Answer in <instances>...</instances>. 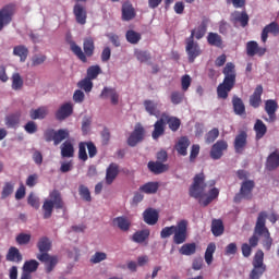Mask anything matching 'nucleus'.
Returning <instances> with one entry per match:
<instances>
[{
    "mask_svg": "<svg viewBox=\"0 0 279 279\" xmlns=\"http://www.w3.org/2000/svg\"><path fill=\"white\" fill-rule=\"evenodd\" d=\"M87 144L86 142L78 143V160L86 162L88 160V154L86 153Z\"/></svg>",
    "mask_w": 279,
    "mask_h": 279,
    "instance_id": "obj_54",
    "label": "nucleus"
},
{
    "mask_svg": "<svg viewBox=\"0 0 279 279\" xmlns=\"http://www.w3.org/2000/svg\"><path fill=\"white\" fill-rule=\"evenodd\" d=\"M226 230V227H223V220L221 219H214L211 221V232L214 236H221Z\"/></svg>",
    "mask_w": 279,
    "mask_h": 279,
    "instance_id": "obj_40",
    "label": "nucleus"
},
{
    "mask_svg": "<svg viewBox=\"0 0 279 279\" xmlns=\"http://www.w3.org/2000/svg\"><path fill=\"white\" fill-rule=\"evenodd\" d=\"M113 225L119 228L122 232L130 231V228H132V221L129 220L125 216H119L113 219Z\"/></svg>",
    "mask_w": 279,
    "mask_h": 279,
    "instance_id": "obj_23",
    "label": "nucleus"
},
{
    "mask_svg": "<svg viewBox=\"0 0 279 279\" xmlns=\"http://www.w3.org/2000/svg\"><path fill=\"white\" fill-rule=\"evenodd\" d=\"M125 38L131 45H138V43H141L142 35L141 33L130 29L126 32Z\"/></svg>",
    "mask_w": 279,
    "mask_h": 279,
    "instance_id": "obj_44",
    "label": "nucleus"
},
{
    "mask_svg": "<svg viewBox=\"0 0 279 279\" xmlns=\"http://www.w3.org/2000/svg\"><path fill=\"white\" fill-rule=\"evenodd\" d=\"M77 87L86 93H90L93 90V80L86 76L77 83Z\"/></svg>",
    "mask_w": 279,
    "mask_h": 279,
    "instance_id": "obj_49",
    "label": "nucleus"
},
{
    "mask_svg": "<svg viewBox=\"0 0 279 279\" xmlns=\"http://www.w3.org/2000/svg\"><path fill=\"white\" fill-rule=\"evenodd\" d=\"M278 110V101L274 99H268L265 101V112L268 114V121L269 123H274L276 121V111Z\"/></svg>",
    "mask_w": 279,
    "mask_h": 279,
    "instance_id": "obj_17",
    "label": "nucleus"
},
{
    "mask_svg": "<svg viewBox=\"0 0 279 279\" xmlns=\"http://www.w3.org/2000/svg\"><path fill=\"white\" fill-rule=\"evenodd\" d=\"M185 45L187 60L191 64H193V62H195V59L199 58V54L202 53V48L199 47V44L195 41V31H191L190 37L185 39Z\"/></svg>",
    "mask_w": 279,
    "mask_h": 279,
    "instance_id": "obj_9",
    "label": "nucleus"
},
{
    "mask_svg": "<svg viewBox=\"0 0 279 279\" xmlns=\"http://www.w3.org/2000/svg\"><path fill=\"white\" fill-rule=\"evenodd\" d=\"M216 138H219V129L214 128L206 133L205 143H207V145H210V143H215Z\"/></svg>",
    "mask_w": 279,
    "mask_h": 279,
    "instance_id": "obj_51",
    "label": "nucleus"
},
{
    "mask_svg": "<svg viewBox=\"0 0 279 279\" xmlns=\"http://www.w3.org/2000/svg\"><path fill=\"white\" fill-rule=\"evenodd\" d=\"M279 168V153L274 151L271 153L266 160V169L268 171H274L275 169Z\"/></svg>",
    "mask_w": 279,
    "mask_h": 279,
    "instance_id": "obj_32",
    "label": "nucleus"
},
{
    "mask_svg": "<svg viewBox=\"0 0 279 279\" xmlns=\"http://www.w3.org/2000/svg\"><path fill=\"white\" fill-rule=\"evenodd\" d=\"M44 138H45L46 143H51V141L54 142V140H56V130L47 129L44 132Z\"/></svg>",
    "mask_w": 279,
    "mask_h": 279,
    "instance_id": "obj_62",
    "label": "nucleus"
},
{
    "mask_svg": "<svg viewBox=\"0 0 279 279\" xmlns=\"http://www.w3.org/2000/svg\"><path fill=\"white\" fill-rule=\"evenodd\" d=\"M78 195H81L84 202H93V197L90 196V190H88L86 185L78 186Z\"/></svg>",
    "mask_w": 279,
    "mask_h": 279,
    "instance_id": "obj_53",
    "label": "nucleus"
},
{
    "mask_svg": "<svg viewBox=\"0 0 279 279\" xmlns=\"http://www.w3.org/2000/svg\"><path fill=\"white\" fill-rule=\"evenodd\" d=\"M162 117H163V121H166L171 132H178V130H180V125H182V121L178 117H170L165 114H162Z\"/></svg>",
    "mask_w": 279,
    "mask_h": 279,
    "instance_id": "obj_30",
    "label": "nucleus"
},
{
    "mask_svg": "<svg viewBox=\"0 0 279 279\" xmlns=\"http://www.w3.org/2000/svg\"><path fill=\"white\" fill-rule=\"evenodd\" d=\"M233 112L238 114V117L245 116V104L243 99L239 98V96H233L232 98Z\"/></svg>",
    "mask_w": 279,
    "mask_h": 279,
    "instance_id": "obj_27",
    "label": "nucleus"
},
{
    "mask_svg": "<svg viewBox=\"0 0 279 279\" xmlns=\"http://www.w3.org/2000/svg\"><path fill=\"white\" fill-rule=\"evenodd\" d=\"M86 145L89 158H95L97 156V146L93 142H86Z\"/></svg>",
    "mask_w": 279,
    "mask_h": 279,
    "instance_id": "obj_64",
    "label": "nucleus"
},
{
    "mask_svg": "<svg viewBox=\"0 0 279 279\" xmlns=\"http://www.w3.org/2000/svg\"><path fill=\"white\" fill-rule=\"evenodd\" d=\"M171 104L174 106H179V104H182L184 101V93L182 92H172L170 96Z\"/></svg>",
    "mask_w": 279,
    "mask_h": 279,
    "instance_id": "obj_57",
    "label": "nucleus"
},
{
    "mask_svg": "<svg viewBox=\"0 0 279 279\" xmlns=\"http://www.w3.org/2000/svg\"><path fill=\"white\" fill-rule=\"evenodd\" d=\"M181 86H182V90L184 93H186V90H189V88H191V76L189 74H185L182 76Z\"/></svg>",
    "mask_w": 279,
    "mask_h": 279,
    "instance_id": "obj_63",
    "label": "nucleus"
},
{
    "mask_svg": "<svg viewBox=\"0 0 279 279\" xmlns=\"http://www.w3.org/2000/svg\"><path fill=\"white\" fill-rule=\"evenodd\" d=\"M263 85H257L253 95L250 97V106L252 108H258L260 106V102L263 101Z\"/></svg>",
    "mask_w": 279,
    "mask_h": 279,
    "instance_id": "obj_22",
    "label": "nucleus"
},
{
    "mask_svg": "<svg viewBox=\"0 0 279 279\" xmlns=\"http://www.w3.org/2000/svg\"><path fill=\"white\" fill-rule=\"evenodd\" d=\"M143 219L147 226H156L158 223L159 214L158 210L149 207L143 213Z\"/></svg>",
    "mask_w": 279,
    "mask_h": 279,
    "instance_id": "obj_19",
    "label": "nucleus"
},
{
    "mask_svg": "<svg viewBox=\"0 0 279 279\" xmlns=\"http://www.w3.org/2000/svg\"><path fill=\"white\" fill-rule=\"evenodd\" d=\"M232 16H233V20L235 21V23L241 24V27H247V25L250 23V15H247V12L235 11L232 13Z\"/></svg>",
    "mask_w": 279,
    "mask_h": 279,
    "instance_id": "obj_36",
    "label": "nucleus"
},
{
    "mask_svg": "<svg viewBox=\"0 0 279 279\" xmlns=\"http://www.w3.org/2000/svg\"><path fill=\"white\" fill-rule=\"evenodd\" d=\"M206 175L204 172L195 174L193 179V183L190 186V197H194V199H202L204 195H206Z\"/></svg>",
    "mask_w": 279,
    "mask_h": 279,
    "instance_id": "obj_7",
    "label": "nucleus"
},
{
    "mask_svg": "<svg viewBox=\"0 0 279 279\" xmlns=\"http://www.w3.org/2000/svg\"><path fill=\"white\" fill-rule=\"evenodd\" d=\"M196 252L197 244H195V242L185 243L179 250V254H181V256H193V254H195Z\"/></svg>",
    "mask_w": 279,
    "mask_h": 279,
    "instance_id": "obj_37",
    "label": "nucleus"
},
{
    "mask_svg": "<svg viewBox=\"0 0 279 279\" xmlns=\"http://www.w3.org/2000/svg\"><path fill=\"white\" fill-rule=\"evenodd\" d=\"M136 16V11L134 10V7H132V3L124 2L122 4V21H132Z\"/></svg>",
    "mask_w": 279,
    "mask_h": 279,
    "instance_id": "obj_25",
    "label": "nucleus"
},
{
    "mask_svg": "<svg viewBox=\"0 0 279 279\" xmlns=\"http://www.w3.org/2000/svg\"><path fill=\"white\" fill-rule=\"evenodd\" d=\"M69 136H71V133L68 129H60L56 131L53 145H60V143H62V141H66Z\"/></svg>",
    "mask_w": 279,
    "mask_h": 279,
    "instance_id": "obj_42",
    "label": "nucleus"
},
{
    "mask_svg": "<svg viewBox=\"0 0 279 279\" xmlns=\"http://www.w3.org/2000/svg\"><path fill=\"white\" fill-rule=\"evenodd\" d=\"M255 186L256 183H254L252 180L243 181L241 184L240 193L234 196L233 202L239 204L241 199H252V192L254 191Z\"/></svg>",
    "mask_w": 279,
    "mask_h": 279,
    "instance_id": "obj_11",
    "label": "nucleus"
},
{
    "mask_svg": "<svg viewBox=\"0 0 279 279\" xmlns=\"http://www.w3.org/2000/svg\"><path fill=\"white\" fill-rule=\"evenodd\" d=\"M40 264L36 259H31L24 263L23 270L28 271V274H34L38 270Z\"/></svg>",
    "mask_w": 279,
    "mask_h": 279,
    "instance_id": "obj_50",
    "label": "nucleus"
},
{
    "mask_svg": "<svg viewBox=\"0 0 279 279\" xmlns=\"http://www.w3.org/2000/svg\"><path fill=\"white\" fill-rule=\"evenodd\" d=\"M17 245H27L32 241V234L29 233H19L15 238Z\"/></svg>",
    "mask_w": 279,
    "mask_h": 279,
    "instance_id": "obj_56",
    "label": "nucleus"
},
{
    "mask_svg": "<svg viewBox=\"0 0 279 279\" xmlns=\"http://www.w3.org/2000/svg\"><path fill=\"white\" fill-rule=\"evenodd\" d=\"M73 114V105L71 102L63 104L59 110L56 112V119L58 121H64Z\"/></svg>",
    "mask_w": 279,
    "mask_h": 279,
    "instance_id": "obj_18",
    "label": "nucleus"
},
{
    "mask_svg": "<svg viewBox=\"0 0 279 279\" xmlns=\"http://www.w3.org/2000/svg\"><path fill=\"white\" fill-rule=\"evenodd\" d=\"M216 250H217V245L214 242L207 245V248L205 251V262L208 265H213V260H214L213 255L215 254Z\"/></svg>",
    "mask_w": 279,
    "mask_h": 279,
    "instance_id": "obj_45",
    "label": "nucleus"
},
{
    "mask_svg": "<svg viewBox=\"0 0 279 279\" xmlns=\"http://www.w3.org/2000/svg\"><path fill=\"white\" fill-rule=\"evenodd\" d=\"M12 88L13 90H21V88H23V78L21 77V74L14 73L12 75Z\"/></svg>",
    "mask_w": 279,
    "mask_h": 279,
    "instance_id": "obj_55",
    "label": "nucleus"
},
{
    "mask_svg": "<svg viewBox=\"0 0 279 279\" xmlns=\"http://www.w3.org/2000/svg\"><path fill=\"white\" fill-rule=\"evenodd\" d=\"M9 263H21L23 260V255L17 247L11 246L5 256Z\"/></svg>",
    "mask_w": 279,
    "mask_h": 279,
    "instance_id": "obj_26",
    "label": "nucleus"
},
{
    "mask_svg": "<svg viewBox=\"0 0 279 279\" xmlns=\"http://www.w3.org/2000/svg\"><path fill=\"white\" fill-rule=\"evenodd\" d=\"M165 134V118H160L157 120L154 124V131L151 133V136L154 141H158L160 136Z\"/></svg>",
    "mask_w": 279,
    "mask_h": 279,
    "instance_id": "obj_29",
    "label": "nucleus"
},
{
    "mask_svg": "<svg viewBox=\"0 0 279 279\" xmlns=\"http://www.w3.org/2000/svg\"><path fill=\"white\" fill-rule=\"evenodd\" d=\"M158 189H160V183L158 182H147L140 186L141 193H145L146 195H156Z\"/></svg>",
    "mask_w": 279,
    "mask_h": 279,
    "instance_id": "obj_28",
    "label": "nucleus"
},
{
    "mask_svg": "<svg viewBox=\"0 0 279 279\" xmlns=\"http://www.w3.org/2000/svg\"><path fill=\"white\" fill-rule=\"evenodd\" d=\"M265 53H267V48L259 47L258 43H256L255 40L248 41L246 44V54L250 58H254V56L263 58Z\"/></svg>",
    "mask_w": 279,
    "mask_h": 279,
    "instance_id": "obj_16",
    "label": "nucleus"
},
{
    "mask_svg": "<svg viewBox=\"0 0 279 279\" xmlns=\"http://www.w3.org/2000/svg\"><path fill=\"white\" fill-rule=\"evenodd\" d=\"M228 149V142L225 140L217 141L210 149V158L213 160H220V158L223 156V151Z\"/></svg>",
    "mask_w": 279,
    "mask_h": 279,
    "instance_id": "obj_13",
    "label": "nucleus"
},
{
    "mask_svg": "<svg viewBox=\"0 0 279 279\" xmlns=\"http://www.w3.org/2000/svg\"><path fill=\"white\" fill-rule=\"evenodd\" d=\"M233 147H234L235 154H243V151H245V147H247V132L246 131L239 132V134L234 138Z\"/></svg>",
    "mask_w": 279,
    "mask_h": 279,
    "instance_id": "obj_14",
    "label": "nucleus"
},
{
    "mask_svg": "<svg viewBox=\"0 0 279 279\" xmlns=\"http://www.w3.org/2000/svg\"><path fill=\"white\" fill-rule=\"evenodd\" d=\"M101 75V66L99 65H92L87 69V75L86 77L89 80H97Z\"/></svg>",
    "mask_w": 279,
    "mask_h": 279,
    "instance_id": "obj_47",
    "label": "nucleus"
},
{
    "mask_svg": "<svg viewBox=\"0 0 279 279\" xmlns=\"http://www.w3.org/2000/svg\"><path fill=\"white\" fill-rule=\"evenodd\" d=\"M50 199H46L43 205L44 219H51L53 215V208L57 210H64V201H62V194L60 191L53 190L49 194Z\"/></svg>",
    "mask_w": 279,
    "mask_h": 279,
    "instance_id": "obj_6",
    "label": "nucleus"
},
{
    "mask_svg": "<svg viewBox=\"0 0 279 279\" xmlns=\"http://www.w3.org/2000/svg\"><path fill=\"white\" fill-rule=\"evenodd\" d=\"M207 43L211 47L221 48L223 46V39L217 33H209L207 36Z\"/></svg>",
    "mask_w": 279,
    "mask_h": 279,
    "instance_id": "obj_41",
    "label": "nucleus"
},
{
    "mask_svg": "<svg viewBox=\"0 0 279 279\" xmlns=\"http://www.w3.org/2000/svg\"><path fill=\"white\" fill-rule=\"evenodd\" d=\"M21 123V118L16 114H11L7 117V125L8 128H16Z\"/></svg>",
    "mask_w": 279,
    "mask_h": 279,
    "instance_id": "obj_59",
    "label": "nucleus"
},
{
    "mask_svg": "<svg viewBox=\"0 0 279 279\" xmlns=\"http://www.w3.org/2000/svg\"><path fill=\"white\" fill-rule=\"evenodd\" d=\"M13 56L20 58V62H25L27 60V56H29V49L24 45L15 46L13 48Z\"/></svg>",
    "mask_w": 279,
    "mask_h": 279,
    "instance_id": "obj_35",
    "label": "nucleus"
},
{
    "mask_svg": "<svg viewBox=\"0 0 279 279\" xmlns=\"http://www.w3.org/2000/svg\"><path fill=\"white\" fill-rule=\"evenodd\" d=\"M254 131L256 134V140L260 141L267 134V125L263 123V120L257 119L254 124Z\"/></svg>",
    "mask_w": 279,
    "mask_h": 279,
    "instance_id": "obj_39",
    "label": "nucleus"
},
{
    "mask_svg": "<svg viewBox=\"0 0 279 279\" xmlns=\"http://www.w3.org/2000/svg\"><path fill=\"white\" fill-rule=\"evenodd\" d=\"M108 258V255L104 252H96L89 259L93 265H97Z\"/></svg>",
    "mask_w": 279,
    "mask_h": 279,
    "instance_id": "obj_58",
    "label": "nucleus"
},
{
    "mask_svg": "<svg viewBox=\"0 0 279 279\" xmlns=\"http://www.w3.org/2000/svg\"><path fill=\"white\" fill-rule=\"evenodd\" d=\"M266 223L267 211H260L255 223V232L258 234V236H264L262 245L266 252H269V250H271V245H274V239L271 238V233L269 232Z\"/></svg>",
    "mask_w": 279,
    "mask_h": 279,
    "instance_id": "obj_4",
    "label": "nucleus"
},
{
    "mask_svg": "<svg viewBox=\"0 0 279 279\" xmlns=\"http://www.w3.org/2000/svg\"><path fill=\"white\" fill-rule=\"evenodd\" d=\"M225 78L217 87L218 99H228V95L236 85V65L232 62H228L222 69Z\"/></svg>",
    "mask_w": 279,
    "mask_h": 279,
    "instance_id": "obj_1",
    "label": "nucleus"
},
{
    "mask_svg": "<svg viewBox=\"0 0 279 279\" xmlns=\"http://www.w3.org/2000/svg\"><path fill=\"white\" fill-rule=\"evenodd\" d=\"M265 253L263 250H258L253 258V269L250 272L248 279H260L263 274L267 271V266L265 265Z\"/></svg>",
    "mask_w": 279,
    "mask_h": 279,
    "instance_id": "obj_8",
    "label": "nucleus"
},
{
    "mask_svg": "<svg viewBox=\"0 0 279 279\" xmlns=\"http://www.w3.org/2000/svg\"><path fill=\"white\" fill-rule=\"evenodd\" d=\"M208 21L209 20L207 17H204L199 26L196 29H192V32H194V38H196V40H202V37L206 36V32L208 29Z\"/></svg>",
    "mask_w": 279,
    "mask_h": 279,
    "instance_id": "obj_34",
    "label": "nucleus"
},
{
    "mask_svg": "<svg viewBox=\"0 0 279 279\" xmlns=\"http://www.w3.org/2000/svg\"><path fill=\"white\" fill-rule=\"evenodd\" d=\"M74 155H75V148L73 147V144L70 141H65L61 145L62 158H73Z\"/></svg>",
    "mask_w": 279,
    "mask_h": 279,
    "instance_id": "obj_38",
    "label": "nucleus"
},
{
    "mask_svg": "<svg viewBox=\"0 0 279 279\" xmlns=\"http://www.w3.org/2000/svg\"><path fill=\"white\" fill-rule=\"evenodd\" d=\"M16 14V4L9 3L0 9V32L3 31V27L12 23V19Z\"/></svg>",
    "mask_w": 279,
    "mask_h": 279,
    "instance_id": "obj_10",
    "label": "nucleus"
},
{
    "mask_svg": "<svg viewBox=\"0 0 279 279\" xmlns=\"http://www.w3.org/2000/svg\"><path fill=\"white\" fill-rule=\"evenodd\" d=\"M118 175H119V165L116 162L110 163L106 170V184H112V182L117 180Z\"/></svg>",
    "mask_w": 279,
    "mask_h": 279,
    "instance_id": "obj_20",
    "label": "nucleus"
},
{
    "mask_svg": "<svg viewBox=\"0 0 279 279\" xmlns=\"http://www.w3.org/2000/svg\"><path fill=\"white\" fill-rule=\"evenodd\" d=\"M27 202L32 208H35L36 210L40 208V199H38L33 193L28 195Z\"/></svg>",
    "mask_w": 279,
    "mask_h": 279,
    "instance_id": "obj_61",
    "label": "nucleus"
},
{
    "mask_svg": "<svg viewBox=\"0 0 279 279\" xmlns=\"http://www.w3.org/2000/svg\"><path fill=\"white\" fill-rule=\"evenodd\" d=\"M14 193V183L12 182H5L2 192H1V199H8L10 195Z\"/></svg>",
    "mask_w": 279,
    "mask_h": 279,
    "instance_id": "obj_48",
    "label": "nucleus"
},
{
    "mask_svg": "<svg viewBox=\"0 0 279 279\" xmlns=\"http://www.w3.org/2000/svg\"><path fill=\"white\" fill-rule=\"evenodd\" d=\"M148 169L151 173H155V175H160V173L169 171V166L160 161H149Z\"/></svg>",
    "mask_w": 279,
    "mask_h": 279,
    "instance_id": "obj_24",
    "label": "nucleus"
},
{
    "mask_svg": "<svg viewBox=\"0 0 279 279\" xmlns=\"http://www.w3.org/2000/svg\"><path fill=\"white\" fill-rule=\"evenodd\" d=\"M37 247L40 254H37V260L40 263H45L46 274H51L53 269H56V265H58V256L49 255L51 251V240L47 236H43L37 242Z\"/></svg>",
    "mask_w": 279,
    "mask_h": 279,
    "instance_id": "obj_3",
    "label": "nucleus"
},
{
    "mask_svg": "<svg viewBox=\"0 0 279 279\" xmlns=\"http://www.w3.org/2000/svg\"><path fill=\"white\" fill-rule=\"evenodd\" d=\"M149 234H151L149 229L138 230L133 233L131 240L133 241V243L143 244L145 243V241H147V239H149Z\"/></svg>",
    "mask_w": 279,
    "mask_h": 279,
    "instance_id": "obj_31",
    "label": "nucleus"
},
{
    "mask_svg": "<svg viewBox=\"0 0 279 279\" xmlns=\"http://www.w3.org/2000/svg\"><path fill=\"white\" fill-rule=\"evenodd\" d=\"M70 49L81 60V62H88V58L95 54V40L93 37L85 38L83 41V50L75 41H70Z\"/></svg>",
    "mask_w": 279,
    "mask_h": 279,
    "instance_id": "obj_5",
    "label": "nucleus"
},
{
    "mask_svg": "<svg viewBox=\"0 0 279 279\" xmlns=\"http://www.w3.org/2000/svg\"><path fill=\"white\" fill-rule=\"evenodd\" d=\"M73 14L78 25H86V19H88V12L86 7L82 3H75L73 7Z\"/></svg>",
    "mask_w": 279,
    "mask_h": 279,
    "instance_id": "obj_15",
    "label": "nucleus"
},
{
    "mask_svg": "<svg viewBox=\"0 0 279 279\" xmlns=\"http://www.w3.org/2000/svg\"><path fill=\"white\" fill-rule=\"evenodd\" d=\"M269 34H274L275 36L279 34V25L276 22H271L266 25L262 31V43H267V38H269Z\"/></svg>",
    "mask_w": 279,
    "mask_h": 279,
    "instance_id": "obj_21",
    "label": "nucleus"
},
{
    "mask_svg": "<svg viewBox=\"0 0 279 279\" xmlns=\"http://www.w3.org/2000/svg\"><path fill=\"white\" fill-rule=\"evenodd\" d=\"M190 145H191V141L189 140V137L183 136L178 141L175 145V149L178 154H180V156H186Z\"/></svg>",
    "mask_w": 279,
    "mask_h": 279,
    "instance_id": "obj_33",
    "label": "nucleus"
},
{
    "mask_svg": "<svg viewBox=\"0 0 279 279\" xmlns=\"http://www.w3.org/2000/svg\"><path fill=\"white\" fill-rule=\"evenodd\" d=\"M173 234V244L182 245V243H186L189 239V220H180L175 226L165 227L161 232V239H169Z\"/></svg>",
    "mask_w": 279,
    "mask_h": 279,
    "instance_id": "obj_2",
    "label": "nucleus"
},
{
    "mask_svg": "<svg viewBox=\"0 0 279 279\" xmlns=\"http://www.w3.org/2000/svg\"><path fill=\"white\" fill-rule=\"evenodd\" d=\"M135 58L138 62H149L151 60V53L147 50H137L135 51Z\"/></svg>",
    "mask_w": 279,
    "mask_h": 279,
    "instance_id": "obj_52",
    "label": "nucleus"
},
{
    "mask_svg": "<svg viewBox=\"0 0 279 279\" xmlns=\"http://www.w3.org/2000/svg\"><path fill=\"white\" fill-rule=\"evenodd\" d=\"M144 107L146 112L150 114V117H158L160 114V111L158 110V104L151 101V100H145Z\"/></svg>",
    "mask_w": 279,
    "mask_h": 279,
    "instance_id": "obj_43",
    "label": "nucleus"
},
{
    "mask_svg": "<svg viewBox=\"0 0 279 279\" xmlns=\"http://www.w3.org/2000/svg\"><path fill=\"white\" fill-rule=\"evenodd\" d=\"M47 60V56L45 54H34L32 58V66H40V64H45Z\"/></svg>",
    "mask_w": 279,
    "mask_h": 279,
    "instance_id": "obj_60",
    "label": "nucleus"
},
{
    "mask_svg": "<svg viewBox=\"0 0 279 279\" xmlns=\"http://www.w3.org/2000/svg\"><path fill=\"white\" fill-rule=\"evenodd\" d=\"M31 119L36 121V119H45L47 117V108L46 107H39L37 109H33L29 112Z\"/></svg>",
    "mask_w": 279,
    "mask_h": 279,
    "instance_id": "obj_46",
    "label": "nucleus"
},
{
    "mask_svg": "<svg viewBox=\"0 0 279 279\" xmlns=\"http://www.w3.org/2000/svg\"><path fill=\"white\" fill-rule=\"evenodd\" d=\"M145 138V128H143L142 123H136L133 132L130 134L128 138L129 147H136L137 143H143Z\"/></svg>",
    "mask_w": 279,
    "mask_h": 279,
    "instance_id": "obj_12",
    "label": "nucleus"
}]
</instances>
